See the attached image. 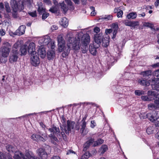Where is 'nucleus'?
<instances>
[{
    "instance_id": "obj_3",
    "label": "nucleus",
    "mask_w": 159,
    "mask_h": 159,
    "mask_svg": "<svg viewBox=\"0 0 159 159\" xmlns=\"http://www.w3.org/2000/svg\"><path fill=\"white\" fill-rule=\"evenodd\" d=\"M102 35L101 34H97L94 38V42L93 44L91 43L89 47V50L90 53L93 55H95L97 53V49L101 45Z\"/></svg>"
},
{
    "instance_id": "obj_13",
    "label": "nucleus",
    "mask_w": 159,
    "mask_h": 159,
    "mask_svg": "<svg viewBox=\"0 0 159 159\" xmlns=\"http://www.w3.org/2000/svg\"><path fill=\"white\" fill-rule=\"evenodd\" d=\"M30 62L31 65L34 66H37L39 64V59L37 53L30 55Z\"/></svg>"
},
{
    "instance_id": "obj_52",
    "label": "nucleus",
    "mask_w": 159,
    "mask_h": 159,
    "mask_svg": "<svg viewBox=\"0 0 159 159\" xmlns=\"http://www.w3.org/2000/svg\"><path fill=\"white\" fill-rule=\"evenodd\" d=\"M113 30L112 29H106L105 30V34L108 35L112 32Z\"/></svg>"
},
{
    "instance_id": "obj_34",
    "label": "nucleus",
    "mask_w": 159,
    "mask_h": 159,
    "mask_svg": "<svg viewBox=\"0 0 159 159\" xmlns=\"http://www.w3.org/2000/svg\"><path fill=\"white\" fill-rule=\"evenodd\" d=\"M104 142L103 140L101 139H99L97 141H95L94 142V144L93 145V146L95 147L96 146H98L102 144Z\"/></svg>"
},
{
    "instance_id": "obj_42",
    "label": "nucleus",
    "mask_w": 159,
    "mask_h": 159,
    "mask_svg": "<svg viewBox=\"0 0 159 159\" xmlns=\"http://www.w3.org/2000/svg\"><path fill=\"white\" fill-rule=\"evenodd\" d=\"M66 3L69 6H70V7L71 10H73L74 9V7L72 6V3L71 0H65Z\"/></svg>"
},
{
    "instance_id": "obj_35",
    "label": "nucleus",
    "mask_w": 159,
    "mask_h": 159,
    "mask_svg": "<svg viewBox=\"0 0 159 159\" xmlns=\"http://www.w3.org/2000/svg\"><path fill=\"white\" fill-rule=\"evenodd\" d=\"M148 109L149 110H152L159 108L154 103L150 104L148 105Z\"/></svg>"
},
{
    "instance_id": "obj_11",
    "label": "nucleus",
    "mask_w": 159,
    "mask_h": 159,
    "mask_svg": "<svg viewBox=\"0 0 159 159\" xmlns=\"http://www.w3.org/2000/svg\"><path fill=\"white\" fill-rule=\"evenodd\" d=\"M57 39L58 50L60 52H64V50L65 48L66 47H65V41L61 35H59L58 36Z\"/></svg>"
},
{
    "instance_id": "obj_36",
    "label": "nucleus",
    "mask_w": 159,
    "mask_h": 159,
    "mask_svg": "<svg viewBox=\"0 0 159 159\" xmlns=\"http://www.w3.org/2000/svg\"><path fill=\"white\" fill-rule=\"evenodd\" d=\"M154 127L153 126L149 127L147 128L146 130V132L148 134L154 133Z\"/></svg>"
},
{
    "instance_id": "obj_22",
    "label": "nucleus",
    "mask_w": 159,
    "mask_h": 159,
    "mask_svg": "<svg viewBox=\"0 0 159 159\" xmlns=\"http://www.w3.org/2000/svg\"><path fill=\"white\" fill-rule=\"evenodd\" d=\"M102 35V37H103V35ZM102 40V45L104 47H107L109 44V38L108 37L102 38L101 40Z\"/></svg>"
},
{
    "instance_id": "obj_28",
    "label": "nucleus",
    "mask_w": 159,
    "mask_h": 159,
    "mask_svg": "<svg viewBox=\"0 0 159 159\" xmlns=\"http://www.w3.org/2000/svg\"><path fill=\"white\" fill-rule=\"evenodd\" d=\"M27 48L26 45H24L21 47L20 50L21 56L25 55L27 53Z\"/></svg>"
},
{
    "instance_id": "obj_32",
    "label": "nucleus",
    "mask_w": 159,
    "mask_h": 159,
    "mask_svg": "<svg viewBox=\"0 0 159 159\" xmlns=\"http://www.w3.org/2000/svg\"><path fill=\"white\" fill-rule=\"evenodd\" d=\"M37 11L39 12V14H42L45 11V9L43 8V6L42 5L41 3L38 4Z\"/></svg>"
},
{
    "instance_id": "obj_54",
    "label": "nucleus",
    "mask_w": 159,
    "mask_h": 159,
    "mask_svg": "<svg viewBox=\"0 0 159 159\" xmlns=\"http://www.w3.org/2000/svg\"><path fill=\"white\" fill-rule=\"evenodd\" d=\"M57 29H58V27L55 25H52V27H51V30H52V31L57 30Z\"/></svg>"
},
{
    "instance_id": "obj_8",
    "label": "nucleus",
    "mask_w": 159,
    "mask_h": 159,
    "mask_svg": "<svg viewBox=\"0 0 159 159\" xmlns=\"http://www.w3.org/2000/svg\"><path fill=\"white\" fill-rule=\"evenodd\" d=\"M139 116L141 119L148 118L152 122H154L159 118V116H158L157 112L155 111H153L147 114L144 113H141Z\"/></svg>"
},
{
    "instance_id": "obj_20",
    "label": "nucleus",
    "mask_w": 159,
    "mask_h": 159,
    "mask_svg": "<svg viewBox=\"0 0 159 159\" xmlns=\"http://www.w3.org/2000/svg\"><path fill=\"white\" fill-rule=\"evenodd\" d=\"M149 81L151 83V85L153 89L154 86H156L159 83V77L155 78L154 77H153L152 78L151 80H149Z\"/></svg>"
},
{
    "instance_id": "obj_51",
    "label": "nucleus",
    "mask_w": 159,
    "mask_h": 159,
    "mask_svg": "<svg viewBox=\"0 0 159 159\" xmlns=\"http://www.w3.org/2000/svg\"><path fill=\"white\" fill-rule=\"evenodd\" d=\"M49 15V14L48 13H44L43 14L42 18L43 20H44L46 19Z\"/></svg>"
},
{
    "instance_id": "obj_26",
    "label": "nucleus",
    "mask_w": 159,
    "mask_h": 159,
    "mask_svg": "<svg viewBox=\"0 0 159 159\" xmlns=\"http://www.w3.org/2000/svg\"><path fill=\"white\" fill-rule=\"evenodd\" d=\"M152 74V71L151 70H148L143 71L141 72V75H143L144 77L148 79L149 77V76H151Z\"/></svg>"
},
{
    "instance_id": "obj_45",
    "label": "nucleus",
    "mask_w": 159,
    "mask_h": 159,
    "mask_svg": "<svg viewBox=\"0 0 159 159\" xmlns=\"http://www.w3.org/2000/svg\"><path fill=\"white\" fill-rule=\"evenodd\" d=\"M145 26L150 28L151 30L154 29L152 24L149 23H146L145 24Z\"/></svg>"
},
{
    "instance_id": "obj_9",
    "label": "nucleus",
    "mask_w": 159,
    "mask_h": 159,
    "mask_svg": "<svg viewBox=\"0 0 159 159\" xmlns=\"http://www.w3.org/2000/svg\"><path fill=\"white\" fill-rule=\"evenodd\" d=\"M19 54L17 49H12L9 56V61L11 63L16 62L18 59Z\"/></svg>"
},
{
    "instance_id": "obj_16",
    "label": "nucleus",
    "mask_w": 159,
    "mask_h": 159,
    "mask_svg": "<svg viewBox=\"0 0 159 159\" xmlns=\"http://www.w3.org/2000/svg\"><path fill=\"white\" fill-rule=\"evenodd\" d=\"M35 45L34 43H30L28 46V52L30 54L32 55L34 54H36L37 52L35 51Z\"/></svg>"
},
{
    "instance_id": "obj_50",
    "label": "nucleus",
    "mask_w": 159,
    "mask_h": 159,
    "mask_svg": "<svg viewBox=\"0 0 159 159\" xmlns=\"http://www.w3.org/2000/svg\"><path fill=\"white\" fill-rule=\"evenodd\" d=\"M90 8L91 9V10H93L92 11V12L91 13V15L92 16H95L96 14V13L95 12L94 7H90Z\"/></svg>"
},
{
    "instance_id": "obj_43",
    "label": "nucleus",
    "mask_w": 159,
    "mask_h": 159,
    "mask_svg": "<svg viewBox=\"0 0 159 159\" xmlns=\"http://www.w3.org/2000/svg\"><path fill=\"white\" fill-rule=\"evenodd\" d=\"M108 61L110 63H113L115 61V59L114 57L112 56H110L108 57L107 59Z\"/></svg>"
},
{
    "instance_id": "obj_47",
    "label": "nucleus",
    "mask_w": 159,
    "mask_h": 159,
    "mask_svg": "<svg viewBox=\"0 0 159 159\" xmlns=\"http://www.w3.org/2000/svg\"><path fill=\"white\" fill-rule=\"evenodd\" d=\"M36 11H34L33 12H30L29 13V14L30 16H31L32 17H35L37 16L36 13Z\"/></svg>"
},
{
    "instance_id": "obj_14",
    "label": "nucleus",
    "mask_w": 159,
    "mask_h": 159,
    "mask_svg": "<svg viewBox=\"0 0 159 159\" xmlns=\"http://www.w3.org/2000/svg\"><path fill=\"white\" fill-rule=\"evenodd\" d=\"M25 26L24 25H20L18 28L14 32L12 33L14 35L20 36L25 33Z\"/></svg>"
},
{
    "instance_id": "obj_25",
    "label": "nucleus",
    "mask_w": 159,
    "mask_h": 159,
    "mask_svg": "<svg viewBox=\"0 0 159 159\" xmlns=\"http://www.w3.org/2000/svg\"><path fill=\"white\" fill-rule=\"evenodd\" d=\"M14 153L15 154L14 157L15 159H20L21 158L23 159L24 156H25L20 151L17 150Z\"/></svg>"
},
{
    "instance_id": "obj_41",
    "label": "nucleus",
    "mask_w": 159,
    "mask_h": 159,
    "mask_svg": "<svg viewBox=\"0 0 159 159\" xmlns=\"http://www.w3.org/2000/svg\"><path fill=\"white\" fill-rule=\"evenodd\" d=\"M155 99L154 102V103L159 108V94L156 95Z\"/></svg>"
},
{
    "instance_id": "obj_64",
    "label": "nucleus",
    "mask_w": 159,
    "mask_h": 159,
    "mask_svg": "<svg viewBox=\"0 0 159 159\" xmlns=\"http://www.w3.org/2000/svg\"><path fill=\"white\" fill-rule=\"evenodd\" d=\"M6 11L7 12H10L11 11L10 7V6L7 7L6 8Z\"/></svg>"
},
{
    "instance_id": "obj_60",
    "label": "nucleus",
    "mask_w": 159,
    "mask_h": 159,
    "mask_svg": "<svg viewBox=\"0 0 159 159\" xmlns=\"http://www.w3.org/2000/svg\"><path fill=\"white\" fill-rule=\"evenodd\" d=\"M153 89L159 91V84L157 85L156 86H154L153 87Z\"/></svg>"
},
{
    "instance_id": "obj_39",
    "label": "nucleus",
    "mask_w": 159,
    "mask_h": 159,
    "mask_svg": "<svg viewBox=\"0 0 159 159\" xmlns=\"http://www.w3.org/2000/svg\"><path fill=\"white\" fill-rule=\"evenodd\" d=\"M112 16L111 15H105L104 17L102 18H100L99 20L103 19L105 20H111L112 19Z\"/></svg>"
},
{
    "instance_id": "obj_23",
    "label": "nucleus",
    "mask_w": 159,
    "mask_h": 159,
    "mask_svg": "<svg viewBox=\"0 0 159 159\" xmlns=\"http://www.w3.org/2000/svg\"><path fill=\"white\" fill-rule=\"evenodd\" d=\"M55 56V52L53 49L48 51L47 52V57L49 60H51L53 59Z\"/></svg>"
},
{
    "instance_id": "obj_57",
    "label": "nucleus",
    "mask_w": 159,
    "mask_h": 159,
    "mask_svg": "<svg viewBox=\"0 0 159 159\" xmlns=\"http://www.w3.org/2000/svg\"><path fill=\"white\" fill-rule=\"evenodd\" d=\"M0 159H5L4 157L3 154L2 153L0 152ZM8 159H12L11 158H8Z\"/></svg>"
},
{
    "instance_id": "obj_40",
    "label": "nucleus",
    "mask_w": 159,
    "mask_h": 159,
    "mask_svg": "<svg viewBox=\"0 0 159 159\" xmlns=\"http://www.w3.org/2000/svg\"><path fill=\"white\" fill-rule=\"evenodd\" d=\"M134 93L136 95L140 96L145 94V92L143 90H136L134 92Z\"/></svg>"
},
{
    "instance_id": "obj_15",
    "label": "nucleus",
    "mask_w": 159,
    "mask_h": 159,
    "mask_svg": "<svg viewBox=\"0 0 159 159\" xmlns=\"http://www.w3.org/2000/svg\"><path fill=\"white\" fill-rule=\"evenodd\" d=\"M31 138L34 140L38 141L41 140L42 141H44L47 139V136H44V138L41 136L40 135L35 134H33L31 137Z\"/></svg>"
},
{
    "instance_id": "obj_49",
    "label": "nucleus",
    "mask_w": 159,
    "mask_h": 159,
    "mask_svg": "<svg viewBox=\"0 0 159 159\" xmlns=\"http://www.w3.org/2000/svg\"><path fill=\"white\" fill-rule=\"evenodd\" d=\"M123 14V12L122 10H120L118 11L117 13V16L118 18L121 17H122Z\"/></svg>"
},
{
    "instance_id": "obj_62",
    "label": "nucleus",
    "mask_w": 159,
    "mask_h": 159,
    "mask_svg": "<svg viewBox=\"0 0 159 159\" xmlns=\"http://www.w3.org/2000/svg\"><path fill=\"white\" fill-rule=\"evenodd\" d=\"M70 153H75V152H74V151H72V150H69L66 153V154L67 155H68V154H69Z\"/></svg>"
},
{
    "instance_id": "obj_4",
    "label": "nucleus",
    "mask_w": 159,
    "mask_h": 159,
    "mask_svg": "<svg viewBox=\"0 0 159 159\" xmlns=\"http://www.w3.org/2000/svg\"><path fill=\"white\" fill-rule=\"evenodd\" d=\"M71 39H69V43L67 44V46L65 48V49L64 50V52L62 54V56L63 57H66L68 56L70 53L71 48L77 50L79 49L80 48L79 42L74 39H73V41L72 42V40Z\"/></svg>"
},
{
    "instance_id": "obj_44",
    "label": "nucleus",
    "mask_w": 159,
    "mask_h": 159,
    "mask_svg": "<svg viewBox=\"0 0 159 159\" xmlns=\"http://www.w3.org/2000/svg\"><path fill=\"white\" fill-rule=\"evenodd\" d=\"M139 22L138 21H131V27L134 28L136 26L139 25Z\"/></svg>"
},
{
    "instance_id": "obj_18",
    "label": "nucleus",
    "mask_w": 159,
    "mask_h": 159,
    "mask_svg": "<svg viewBox=\"0 0 159 159\" xmlns=\"http://www.w3.org/2000/svg\"><path fill=\"white\" fill-rule=\"evenodd\" d=\"M37 55H39L42 58H44L46 55V51L45 48L41 46L38 50Z\"/></svg>"
},
{
    "instance_id": "obj_61",
    "label": "nucleus",
    "mask_w": 159,
    "mask_h": 159,
    "mask_svg": "<svg viewBox=\"0 0 159 159\" xmlns=\"http://www.w3.org/2000/svg\"><path fill=\"white\" fill-rule=\"evenodd\" d=\"M51 159H61L60 157L58 156H54Z\"/></svg>"
},
{
    "instance_id": "obj_21",
    "label": "nucleus",
    "mask_w": 159,
    "mask_h": 159,
    "mask_svg": "<svg viewBox=\"0 0 159 159\" xmlns=\"http://www.w3.org/2000/svg\"><path fill=\"white\" fill-rule=\"evenodd\" d=\"M6 148L10 154L14 153L17 150L16 147L10 144L6 146Z\"/></svg>"
},
{
    "instance_id": "obj_27",
    "label": "nucleus",
    "mask_w": 159,
    "mask_h": 159,
    "mask_svg": "<svg viewBox=\"0 0 159 159\" xmlns=\"http://www.w3.org/2000/svg\"><path fill=\"white\" fill-rule=\"evenodd\" d=\"M87 116H85L83 118L82 120V124H81V128L80 129V131L81 133L82 134H83L84 131L85 129L86 126V123L85 122V120Z\"/></svg>"
},
{
    "instance_id": "obj_30",
    "label": "nucleus",
    "mask_w": 159,
    "mask_h": 159,
    "mask_svg": "<svg viewBox=\"0 0 159 159\" xmlns=\"http://www.w3.org/2000/svg\"><path fill=\"white\" fill-rule=\"evenodd\" d=\"M137 15L136 12H132L128 14L127 15L126 17L128 19H134L136 17Z\"/></svg>"
},
{
    "instance_id": "obj_58",
    "label": "nucleus",
    "mask_w": 159,
    "mask_h": 159,
    "mask_svg": "<svg viewBox=\"0 0 159 159\" xmlns=\"http://www.w3.org/2000/svg\"><path fill=\"white\" fill-rule=\"evenodd\" d=\"M43 2L48 5L51 4V2L50 0H43Z\"/></svg>"
},
{
    "instance_id": "obj_5",
    "label": "nucleus",
    "mask_w": 159,
    "mask_h": 159,
    "mask_svg": "<svg viewBox=\"0 0 159 159\" xmlns=\"http://www.w3.org/2000/svg\"><path fill=\"white\" fill-rule=\"evenodd\" d=\"M75 123L74 121H71L69 120L67 121V125L64 126L60 125V127L61 130V135L64 140L66 139V136L65 132L67 134H69L72 129H73L75 126Z\"/></svg>"
},
{
    "instance_id": "obj_19",
    "label": "nucleus",
    "mask_w": 159,
    "mask_h": 159,
    "mask_svg": "<svg viewBox=\"0 0 159 159\" xmlns=\"http://www.w3.org/2000/svg\"><path fill=\"white\" fill-rule=\"evenodd\" d=\"M111 28L112 29L113 31V36L112 38L114 39L115 38L116 34L117 33V30L118 28V26L117 24L116 23H113L111 25Z\"/></svg>"
},
{
    "instance_id": "obj_2",
    "label": "nucleus",
    "mask_w": 159,
    "mask_h": 159,
    "mask_svg": "<svg viewBox=\"0 0 159 159\" xmlns=\"http://www.w3.org/2000/svg\"><path fill=\"white\" fill-rule=\"evenodd\" d=\"M48 130L50 132L53 133L52 134L49 135L51 142L53 144L56 145L57 144L56 142H58L57 138L60 139L62 137L61 135V132H60L58 127L54 125H52L51 128H49Z\"/></svg>"
},
{
    "instance_id": "obj_17",
    "label": "nucleus",
    "mask_w": 159,
    "mask_h": 159,
    "mask_svg": "<svg viewBox=\"0 0 159 159\" xmlns=\"http://www.w3.org/2000/svg\"><path fill=\"white\" fill-rule=\"evenodd\" d=\"M94 139L93 138H91L87 141L83 145V151L84 152L86 151L89 148L90 146L94 142Z\"/></svg>"
},
{
    "instance_id": "obj_6",
    "label": "nucleus",
    "mask_w": 159,
    "mask_h": 159,
    "mask_svg": "<svg viewBox=\"0 0 159 159\" xmlns=\"http://www.w3.org/2000/svg\"><path fill=\"white\" fill-rule=\"evenodd\" d=\"M90 38L89 34H84L81 38L80 48L83 53H86L88 50V45L90 43Z\"/></svg>"
},
{
    "instance_id": "obj_38",
    "label": "nucleus",
    "mask_w": 159,
    "mask_h": 159,
    "mask_svg": "<svg viewBox=\"0 0 159 159\" xmlns=\"http://www.w3.org/2000/svg\"><path fill=\"white\" fill-rule=\"evenodd\" d=\"M90 156V154L89 152H86L83 155L81 159H88Z\"/></svg>"
},
{
    "instance_id": "obj_24",
    "label": "nucleus",
    "mask_w": 159,
    "mask_h": 159,
    "mask_svg": "<svg viewBox=\"0 0 159 159\" xmlns=\"http://www.w3.org/2000/svg\"><path fill=\"white\" fill-rule=\"evenodd\" d=\"M60 24L65 28L67 27L68 25V20L67 18L65 17L62 18L61 21H60Z\"/></svg>"
},
{
    "instance_id": "obj_63",
    "label": "nucleus",
    "mask_w": 159,
    "mask_h": 159,
    "mask_svg": "<svg viewBox=\"0 0 159 159\" xmlns=\"http://www.w3.org/2000/svg\"><path fill=\"white\" fill-rule=\"evenodd\" d=\"M159 4V0H157L155 2V6L157 7Z\"/></svg>"
},
{
    "instance_id": "obj_48",
    "label": "nucleus",
    "mask_w": 159,
    "mask_h": 159,
    "mask_svg": "<svg viewBox=\"0 0 159 159\" xmlns=\"http://www.w3.org/2000/svg\"><path fill=\"white\" fill-rule=\"evenodd\" d=\"M96 125V124L94 120H92L91 121L90 126L92 128H93Z\"/></svg>"
},
{
    "instance_id": "obj_33",
    "label": "nucleus",
    "mask_w": 159,
    "mask_h": 159,
    "mask_svg": "<svg viewBox=\"0 0 159 159\" xmlns=\"http://www.w3.org/2000/svg\"><path fill=\"white\" fill-rule=\"evenodd\" d=\"M60 5L61 7V9L63 11L64 13H66L67 11L68 10V7L64 3V2H62L60 3Z\"/></svg>"
},
{
    "instance_id": "obj_37",
    "label": "nucleus",
    "mask_w": 159,
    "mask_h": 159,
    "mask_svg": "<svg viewBox=\"0 0 159 159\" xmlns=\"http://www.w3.org/2000/svg\"><path fill=\"white\" fill-rule=\"evenodd\" d=\"M49 11L52 13H56L58 11V8L57 6H55L51 7L49 10Z\"/></svg>"
},
{
    "instance_id": "obj_55",
    "label": "nucleus",
    "mask_w": 159,
    "mask_h": 159,
    "mask_svg": "<svg viewBox=\"0 0 159 159\" xmlns=\"http://www.w3.org/2000/svg\"><path fill=\"white\" fill-rule=\"evenodd\" d=\"M131 21H126L125 23V25L127 26L131 27Z\"/></svg>"
},
{
    "instance_id": "obj_7",
    "label": "nucleus",
    "mask_w": 159,
    "mask_h": 159,
    "mask_svg": "<svg viewBox=\"0 0 159 159\" xmlns=\"http://www.w3.org/2000/svg\"><path fill=\"white\" fill-rule=\"evenodd\" d=\"M38 42L42 46L47 45L48 48L50 47L52 49H53L55 47L54 43L51 42V39L48 35H45L40 38Z\"/></svg>"
},
{
    "instance_id": "obj_29",
    "label": "nucleus",
    "mask_w": 159,
    "mask_h": 159,
    "mask_svg": "<svg viewBox=\"0 0 159 159\" xmlns=\"http://www.w3.org/2000/svg\"><path fill=\"white\" fill-rule=\"evenodd\" d=\"M108 149V148L107 145H102L99 149V152L101 154H103L107 151Z\"/></svg>"
},
{
    "instance_id": "obj_56",
    "label": "nucleus",
    "mask_w": 159,
    "mask_h": 159,
    "mask_svg": "<svg viewBox=\"0 0 159 159\" xmlns=\"http://www.w3.org/2000/svg\"><path fill=\"white\" fill-rule=\"evenodd\" d=\"M100 28L98 27H96L94 29V31L95 32L98 33L100 31Z\"/></svg>"
},
{
    "instance_id": "obj_59",
    "label": "nucleus",
    "mask_w": 159,
    "mask_h": 159,
    "mask_svg": "<svg viewBox=\"0 0 159 159\" xmlns=\"http://www.w3.org/2000/svg\"><path fill=\"white\" fill-rule=\"evenodd\" d=\"M66 119L64 117L63 115H62L61 116V122L62 123H65L66 122Z\"/></svg>"
},
{
    "instance_id": "obj_1",
    "label": "nucleus",
    "mask_w": 159,
    "mask_h": 159,
    "mask_svg": "<svg viewBox=\"0 0 159 159\" xmlns=\"http://www.w3.org/2000/svg\"><path fill=\"white\" fill-rule=\"evenodd\" d=\"M10 4L13 10L12 15L15 17L18 11H21L24 8L27 7L29 9L32 8L33 4V0H20L17 3L16 0H11Z\"/></svg>"
},
{
    "instance_id": "obj_31",
    "label": "nucleus",
    "mask_w": 159,
    "mask_h": 159,
    "mask_svg": "<svg viewBox=\"0 0 159 159\" xmlns=\"http://www.w3.org/2000/svg\"><path fill=\"white\" fill-rule=\"evenodd\" d=\"M138 82L140 84L143 86L146 85V86H148L150 84V82L148 81H147L146 80L141 79H139L138 80Z\"/></svg>"
},
{
    "instance_id": "obj_12",
    "label": "nucleus",
    "mask_w": 159,
    "mask_h": 159,
    "mask_svg": "<svg viewBox=\"0 0 159 159\" xmlns=\"http://www.w3.org/2000/svg\"><path fill=\"white\" fill-rule=\"evenodd\" d=\"M147 94L148 96L144 95L142 96L141 98L144 101H150L152 100V98L150 96L155 97L156 96V92L151 90L148 91Z\"/></svg>"
},
{
    "instance_id": "obj_53",
    "label": "nucleus",
    "mask_w": 159,
    "mask_h": 159,
    "mask_svg": "<svg viewBox=\"0 0 159 159\" xmlns=\"http://www.w3.org/2000/svg\"><path fill=\"white\" fill-rule=\"evenodd\" d=\"M5 34V30L3 29L0 30V35L2 36H3Z\"/></svg>"
},
{
    "instance_id": "obj_10",
    "label": "nucleus",
    "mask_w": 159,
    "mask_h": 159,
    "mask_svg": "<svg viewBox=\"0 0 159 159\" xmlns=\"http://www.w3.org/2000/svg\"><path fill=\"white\" fill-rule=\"evenodd\" d=\"M11 46L7 43L6 46L2 47L1 48V53L2 56L4 57H7L8 56L11 49Z\"/></svg>"
},
{
    "instance_id": "obj_46",
    "label": "nucleus",
    "mask_w": 159,
    "mask_h": 159,
    "mask_svg": "<svg viewBox=\"0 0 159 159\" xmlns=\"http://www.w3.org/2000/svg\"><path fill=\"white\" fill-rule=\"evenodd\" d=\"M153 75L159 78V69L155 71L153 73Z\"/></svg>"
}]
</instances>
